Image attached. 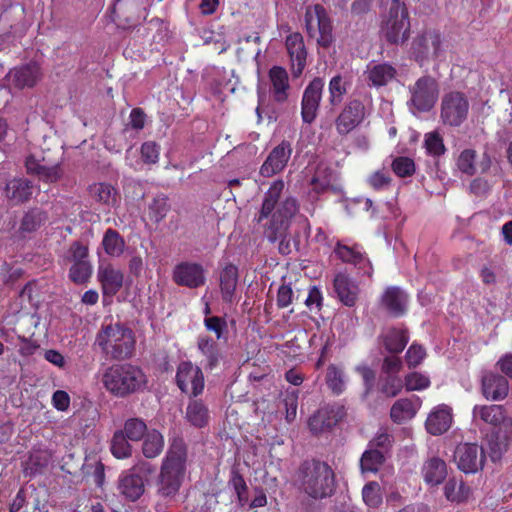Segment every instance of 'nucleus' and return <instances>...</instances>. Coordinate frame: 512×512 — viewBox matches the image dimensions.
I'll use <instances>...</instances> for the list:
<instances>
[{
	"instance_id": "29",
	"label": "nucleus",
	"mask_w": 512,
	"mask_h": 512,
	"mask_svg": "<svg viewBox=\"0 0 512 512\" xmlns=\"http://www.w3.org/2000/svg\"><path fill=\"white\" fill-rule=\"evenodd\" d=\"M473 417L475 420L479 419L494 428L512 423V420L507 417L505 408L496 404L474 406Z\"/></svg>"
},
{
	"instance_id": "53",
	"label": "nucleus",
	"mask_w": 512,
	"mask_h": 512,
	"mask_svg": "<svg viewBox=\"0 0 512 512\" xmlns=\"http://www.w3.org/2000/svg\"><path fill=\"white\" fill-rule=\"evenodd\" d=\"M64 259L72 264L90 261L88 245L80 240L73 241L67 249Z\"/></svg>"
},
{
	"instance_id": "14",
	"label": "nucleus",
	"mask_w": 512,
	"mask_h": 512,
	"mask_svg": "<svg viewBox=\"0 0 512 512\" xmlns=\"http://www.w3.org/2000/svg\"><path fill=\"white\" fill-rule=\"evenodd\" d=\"M454 461L465 474L481 470L486 461L484 449L475 443H460L454 451Z\"/></svg>"
},
{
	"instance_id": "22",
	"label": "nucleus",
	"mask_w": 512,
	"mask_h": 512,
	"mask_svg": "<svg viewBox=\"0 0 512 512\" xmlns=\"http://www.w3.org/2000/svg\"><path fill=\"white\" fill-rule=\"evenodd\" d=\"M285 46L291 61L292 75L299 77L305 67L307 59V50L304 39L300 33H292L286 37Z\"/></svg>"
},
{
	"instance_id": "39",
	"label": "nucleus",
	"mask_w": 512,
	"mask_h": 512,
	"mask_svg": "<svg viewBox=\"0 0 512 512\" xmlns=\"http://www.w3.org/2000/svg\"><path fill=\"white\" fill-rule=\"evenodd\" d=\"M396 75V68L386 62L376 64L367 70V79L370 85L377 88L387 85Z\"/></svg>"
},
{
	"instance_id": "27",
	"label": "nucleus",
	"mask_w": 512,
	"mask_h": 512,
	"mask_svg": "<svg viewBox=\"0 0 512 512\" xmlns=\"http://www.w3.org/2000/svg\"><path fill=\"white\" fill-rule=\"evenodd\" d=\"M87 192L91 199L108 209L117 206L120 200L118 189L108 182H95L88 186Z\"/></svg>"
},
{
	"instance_id": "30",
	"label": "nucleus",
	"mask_w": 512,
	"mask_h": 512,
	"mask_svg": "<svg viewBox=\"0 0 512 512\" xmlns=\"http://www.w3.org/2000/svg\"><path fill=\"white\" fill-rule=\"evenodd\" d=\"M333 288L339 301L347 306H355L358 300L359 288L345 273H338L333 280Z\"/></svg>"
},
{
	"instance_id": "7",
	"label": "nucleus",
	"mask_w": 512,
	"mask_h": 512,
	"mask_svg": "<svg viewBox=\"0 0 512 512\" xmlns=\"http://www.w3.org/2000/svg\"><path fill=\"white\" fill-rule=\"evenodd\" d=\"M443 54V37L438 30L427 29L418 34L411 43L410 57L420 67L438 60Z\"/></svg>"
},
{
	"instance_id": "25",
	"label": "nucleus",
	"mask_w": 512,
	"mask_h": 512,
	"mask_svg": "<svg viewBox=\"0 0 512 512\" xmlns=\"http://www.w3.org/2000/svg\"><path fill=\"white\" fill-rule=\"evenodd\" d=\"M41 75L40 65L36 62L15 67L9 72L12 84L18 89L34 87Z\"/></svg>"
},
{
	"instance_id": "63",
	"label": "nucleus",
	"mask_w": 512,
	"mask_h": 512,
	"mask_svg": "<svg viewBox=\"0 0 512 512\" xmlns=\"http://www.w3.org/2000/svg\"><path fill=\"white\" fill-rule=\"evenodd\" d=\"M283 404L286 410L285 419L288 423H291L297 415L298 391L288 392L283 399Z\"/></svg>"
},
{
	"instance_id": "48",
	"label": "nucleus",
	"mask_w": 512,
	"mask_h": 512,
	"mask_svg": "<svg viewBox=\"0 0 512 512\" xmlns=\"http://www.w3.org/2000/svg\"><path fill=\"white\" fill-rule=\"evenodd\" d=\"M385 461L383 451L368 448L361 456L360 467L362 472H377Z\"/></svg>"
},
{
	"instance_id": "35",
	"label": "nucleus",
	"mask_w": 512,
	"mask_h": 512,
	"mask_svg": "<svg viewBox=\"0 0 512 512\" xmlns=\"http://www.w3.org/2000/svg\"><path fill=\"white\" fill-rule=\"evenodd\" d=\"M333 181V171L329 167L318 166L309 181L311 187L309 197L316 200L318 196L327 192Z\"/></svg>"
},
{
	"instance_id": "45",
	"label": "nucleus",
	"mask_w": 512,
	"mask_h": 512,
	"mask_svg": "<svg viewBox=\"0 0 512 512\" xmlns=\"http://www.w3.org/2000/svg\"><path fill=\"white\" fill-rule=\"evenodd\" d=\"M50 458L48 450H33L25 463V473L30 476L42 473L48 466Z\"/></svg>"
},
{
	"instance_id": "4",
	"label": "nucleus",
	"mask_w": 512,
	"mask_h": 512,
	"mask_svg": "<svg viewBox=\"0 0 512 512\" xmlns=\"http://www.w3.org/2000/svg\"><path fill=\"white\" fill-rule=\"evenodd\" d=\"M298 481L302 490L313 499L330 497L336 488L335 472L320 460H305L298 469Z\"/></svg>"
},
{
	"instance_id": "16",
	"label": "nucleus",
	"mask_w": 512,
	"mask_h": 512,
	"mask_svg": "<svg viewBox=\"0 0 512 512\" xmlns=\"http://www.w3.org/2000/svg\"><path fill=\"white\" fill-rule=\"evenodd\" d=\"M333 252L343 263L353 265L358 275L372 278L374 272L373 265L360 245L348 246L337 242Z\"/></svg>"
},
{
	"instance_id": "58",
	"label": "nucleus",
	"mask_w": 512,
	"mask_h": 512,
	"mask_svg": "<svg viewBox=\"0 0 512 512\" xmlns=\"http://www.w3.org/2000/svg\"><path fill=\"white\" fill-rule=\"evenodd\" d=\"M391 168L393 172L401 178L412 176L415 173V163L413 159L406 156L396 157Z\"/></svg>"
},
{
	"instance_id": "61",
	"label": "nucleus",
	"mask_w": 512,
	"mask_h": 512,
	"mask_svg": "<svg viewBox=\"0 0 512 512\" xmlns=\"http://www.w3.org/2000/svg\"><path fill=\"white\" fill-rule=\"evenodd\" d=\"M429 377L419 373L412 372L405 377V387L408 391H419L426 389L430 386Z\"/></svg>"
},
{
	"instance_id": "9",
	"label": "nucleus",
	"mask_w": 512,
	"mask_h": 512,
	"mask_svg": "<svg viewBox=\"0 0 512 512\" xmlns=\"http://www.w3.org/2000/svg\"><path fill=\"white\" fill-rule=\"evenodd\" d=\"M155 467L150 462L139 460L129 470L123 472L118 479V491L127 500L137 501L145 492L143 476H150Z\"/></svg>"
},
{
	"instance_id": "31",
	"label": "nucleus",
	"mask_w": 512,
	"mask_h": 512,
	"mask_svg": "<svg viewBox=\"0 0 512 512\" xmlns=\"http://www.w3.org/2000/svg\"><path fill=\"white\" fill-rule=\"evenodd\" d=\"M482 392L486 399L502 400L509 392L508 380L499 374H486L482 378Z\"/></svg>"
},
{
	"instance_id": "43",
	"label": "nucleus",
	"mask_w": 512,
	"mask_h": 512,
	"mask_svg": "<svg viewBox=\"0 0 512 512\" xmlns=\"http://www.w3.org/2000/svg\"><path fill=\"white\" fill-rule=\"evenodd\" d=\"M102 246L107 255L119 257L124 252L125 240L117 230L109 228L103 235Z\"/></svg>"
},
{
	"instance_id": "33",
	"label": "nucleus",
	"mask_w": 512,
	"mask_h": 512,
	"mask_svg": "<svg viewBox=\"0 0 512 512\" xmlns=\"http://www.w3.org/2000/svg\"><path fill=\"white\" fill-rule=\"evenodd\" d=\"M471 493V487L461 477H450L443 486V494L446 500L451 503H465L470 498Z\"/></svg>"
},
{
	"instance_id": "54",
	"label": "nucleus",
	"mask_w": 512,
	"mask_h": 512,
	"mask_svg": "<svg viewBox=\"0 0 512 512\" xmlns=\"http://www.w3.org/2000/svg\"><path fill=\"white\" fill-rule=\"evenodd\" d=\"M424 147L427 154L432 157H440L446 152L443 137L437 131L425 134Z\"/></svg>"
},
{
	"instance_id": "17",
	"label": "nucleus",
	"mask_w": 512,
	"mask_h": 512,
	"mask_svg": "<svg viewBox=\"0 0 512 512\" xmlns=\"http://www.w3.org/2000/svg\"><path fill=\"white\" fill-rule=\"evenodd\" d=\"M172 280L178 286L196 289L206 282L205 269L200 263L182 261L174 266Z\"/></svg>"
},
{
	"instance_id": "42",
	"label": "nucleus",
	"mask_w": 512,
	"mask_h": 512,
	"mask_svg": "<svg viewBox=\"0 0 512 512\" xmlns=\"http://www.w3.org/2000/svg\"><path fill=\"white\" fill-rule=\"evenodd\" d=\"M142 453L147 459L159 456L164 448V437L157 429H151L142 439Z\"/></svg>"
},
{
	"instance_id": "40",
	"label": "nucleus",
	"mask_w": 512,
	"mask_h": 512,
	"mask_svg": "<svg viewBox=\"0 0 512 512\" xmlns=\"http://www.w3.org/2000/svg\"><path fill=\"white\" fill-rule=\"evenodd\" d=\"M382 338L385 349L393 354L401 353L409 341L407 330L400 328H390Z\"/></svg>"
},
{
	"instance_id": "10",
	"label": "nucleus",
	"mask_w": 512,
	"mask_h": 512,
	"mask_svg": "<svg viewBox=\"0 0 512 512\" xmlns=\"http://www.w3.org/2000/svg\"><path fill=\"white\" fill-rule=\"evenodd\" d=\"M470 102L461 91H450L443 95L440 107V119L445 126L460 127L467 119Z\"/></svg>"
},
{
	"instance_id": "36",
	"label": "nucleus",
	"mask_w": 512,
	"mask_h": 512,
	"mask_svg": "<svg viewBox=\"0 0 512 512\" xmlns=\"http://www.w3.org/2000/svg\"><path fill=\"white\" fill-rule=\"evenodd\" d=\"M325 383L333 395L340 396L347 389L348 376L341 366L329 364L326 369Z\"/></svg>"
},
{
	"instance_id": "18",
	"label": "nucleus",
	"mask_w": 512,
	"mask_h": 512,
	"mask_svg": "<svg viewBox=\"0 0 512 512\" xmlns=\"http://www.w3.org/2000/svg\"><path fill=\"white\" fill-rule=\"evenodd\" d=\"M293 152L292 143L283 139L278 145L272 148L265 161L260 167L261 176L269 178L284 171Z\"/></svg>"
},
{
	"instance_id": "62",
	"label": "nucleus",
	"mask_w": 512,
	"mask_h": 512,
	"mask_svg": "<svg viewBox=\"0 0 512 512\" xmlns=\"http://www.w3.org/2000/svg\"><path fill=\"white\" fill-rule=\"evenodd\" d=\"M426 357L423 346L413 343L405 354V360L409 368H416Z\"/></svg>"
},
{
	"instance_id": "1",
	"label": "nucleus",
	"mask_w": 512,
	"mask_h": 512,
	"mask_svg": "<svg viewBox=\"0 0 512 512\" xmlns=\"http://www.w3.org/2000/svg\"><path fill=\"white\" fill-rule=\"evenodd\" d=\"M285 183L282 179L275 180L264 195L259 214L255 217L261 224L264 219L269 220L263 225L264 234L270 242L280 241L279 251L288 254L289 241H285L291 220L299 210V203L293 196H287L279 202L284 191Z\"/></svg>"
},
{
	"instance_id": "57",
	"label": "nucleus",
	"mask_w": 512,
	"mask_h": 512,
	"mask_svg": "<svg viewBox=\"0 0 512 512\" xmlns=\"http://www.w3.org/2000/svg\"><path fill=\"white\" fill-rule=\"evenodd\" d=\"M475 160L476 151L473 149H465L458 156L457 167L462 173L473 176L476 173Z\"/></svg>"
},
{
	"instance_id": "13",
	"label": "nucleus",
	"mask_w": 512,
	"mask_h": 512,
	"mask_svg": "<svg viewBox=\"0 0 512 512\" xmlns=\"http://www.w3.org/2000/svg\"><path fill=\"white\" fill-rule=\"evenodd\" d=\"M410 93L411 105L420 112H427L438 99L439 86L435 78L424 75L410 87Z\"/></svg>"
},
{
	"instance_id": "8",
	"label": "nucleus",
	"mask_w": 512,
	"mask_h": 512,
	"mask_svg": "<svg viewBox=\"0 0 512 512\" xmlns=\"http://www.w3.org/2000/svg\"><path fill=\"white\" fill-rule=\"evenodd\" d=\"M382 31L390 44L403 43L409 38L410 19L408 8L400 0H392Z\"/></svg>"
},
{
	"instance_id": "2",
	"label": "nucleus",
	"mask_w": 512,
	"mask_h": 512,
	"mask_svg": "<svg viewBox=\"0 0 512 512\" xmlns=\"http://www.w3.org/2000/svg\"><path fill=\"white\" fill-rule=\"evenodd\" d=\"M187 470V448L182 439H174L162 460L157 479V494L174 499L183 484Z\"/></svg>"
},
{
	"instance_id": "15",
	"label": "nucleus",
	"mask_w": 512,
	"mask_h": 512,
	"mask_svg": "<svg viewBox=\"0 0 512 512\" xmlns=\"http://www.w3.org/2000/svg\"><path fill=\"white\" fill-rule=\"evenodd\" d=\"M325 82L321 77H314L305 87L301 99V118L303 123L312 124L318 115Z\"/></svg>"
},
{
	"instance_id": "5",
	"label": "nucleus",
	"mask_w": 512,
	"mask_h": 512,
	"mask_svg": "<svg viewBox=\"0 0 512 512\" xmlns=\"http://www.w3.org/2000/svg\"><path fill=\"white\" fill-rule=\"evenodd\" d=\"M96 344L106 357L113 360L130 359L135 351L133 330L121 323L103 326L97 333Z\"/></svg>"
},
{
	"instance_id": "24",
	"label": "nucleus",
	"mask_w": 512,
	"mask_h": 512,
	"mask_svg": "<svg viewBox=\"0 0 512 512\" xmlns=\"http://www.w3.org/2000/svg\"><path fill=\"white\" fill-rule=\"evenodd\" d=\"M270 82V94L274 102L283 104L287 102L290 95L289 75L285 68L273 66L268 72Z\"/></svg>"
},
{
	"instance_id": "44",
	"label": "nucleus",
	"mask_w": 512,
	"mask_h": 512,
	"mask_svg": "<svg viewBox=\"0 0 512 512\" xmlns=\"http://www.w3.org/2000/svg\"><path fill=\"white\" fill-rule=\"evenodd\" d=\"M110 452L119 460L128 459L132 457L133 447L130 444L129 438H127L122 431L116 430L110 441Z\"/></svg>"
},
{
	"instance_id": "55",
	"label": "nucleus",
	"mask_w": 512,
	"mask_h": 512,
	"mask_svg": "<svg viewBox=\"0 0 512 512\" xmlns=\"http://www.w3.org/2000/svg\"><path fill=\"white\" fill-rule=\"evenodd\" d=\"M363 501L370 508H377L382 504V493L380 485L371 481L365 484L362 489Z\"/></svg>"
},
{
	"instance_id": "21",
	"label": "nucleus",
	"mask_w": 512,
	"mask_h": 512,
	"mask_svg": "<svg viewBox=\"0 0 512 512\" xmlns=\"http://www.w3.org/2000/svg\"><path fill=\"white\" fill-rule=\"evenodd\" d=\"M97 280L100 283L103 296L113 297L123 287L124 273L111 263H100Z\"/></svg>"
},
{
	"instance_id": "38",
	"label": "nucleus",
	"mask_w": 512,
	"mask_h": 512,
	"mask_svg": "<svg viewBox=\"0 0 512 512\" xmlns=\"http://www.w3.org/2000/svg\"><path fill=\"white\" fill-rule=\"evenodd\" d=\"M33 193V184L25 178L12 179L6 185V195L15 204L28 201Z\"/></svg>"
},
{
	"instance_id": "34",
	"label": "nucleus",
	"mask_w": 512,
	"mask_h": 512,
	"mask_svg": "<svg viewBox=\"0 0 512 512\" xmlns=\"http://www.w3.org/2000/svg\"><path fill=\"white\" fill-rule=\"evenodd\" d=\"M237 283L238 268L229 263L220 272V290L224 302L231 303L233 301Z\"/></svg>"
},
{
	"instance_id": "51",
	"label": "nucleus",
	"mask_w": 512,
	"mask_h": 512,
	"mask_svg": "<svg viewBox=\"0 0 512 512\" xmlns=\"http://www.w3.org/2000/svg\"><path fill=\"white\" fill-rule=\"evenodd\" d=\"M47 220V215L40 209L29 210L22 218L20 230L22 232H34L39 229Z\"/></svg>"
},
{
	"instance_id": "41",
	"label": "nucleus",
	"mask_w": 512,
	"mask_h": 512,
	"mask_svg": "<svg viewBox=\"0 0 512 512\" xmlns=\"http://www.w3.org/2000/svg\"><path fill=\"white\" fill-rule=\"evenodd\" d=\"M350 84V81L342 74L338 73L334 75L328 84L329 104L332 106L341 104L345 95L348 93Z\"/></svg>"
},
{
	"instance_id": "19",
	"label": "nucleus",
	"mask_w": 512,
	"mask_h": 512,
	"mask_svg": "<svg viewBox=\"0 0 512 512\" xmlns=\"http://www.w3.org/2000/svg\"><path fill=\"white\" fill-rule=\"evenodd\" d=\"M346 416V408L341 404H328L318 409L308 420L313 433L330 430Z\"/></svg>"
},
{
	"instance_id": "28",
	"label": "nucleus",
	"mask_w": 512,
	"mask_h": 512,
	"mask_svg": "<svg viewBox=\"0 0 512 512\" xmlns=\"http://www.w3.org/2000/svg\"><path fill=\"white\" fill-rule=\"evenodd\" d=\"M184 418L195 428L208 426L211 419L208 404L202 398H199V396L189 397Z\"/></svg>"
},
{
	"instance_id": "26",
	"label": "nucleus",
	"mask_w": 512,
	"mask_h": 512,
	"mask_svg": "<svg viewBox=\"0 0 512 512\" xmlns=\"http://www.w3.org/2000/svg\"><path fill=\"white\" fill-rule=\"evenodd\" d=\"M197 350L202 356L200 364L207 371H213L219 366L222 354L217 342L207 335H201L197 339Z\"/></svg>"
},
{
	"instance_id": "20",
	"label": "nucleus",
	"mask_w": 512,
	"mask_h": 512,
	"mask_svg": "<svg viewBox=\"0 0 512 512\" xmlns=\"http://www.w3.org/2000/svg\"><path fill=\"white\" fill-rule=\"evenodd\" d=\"M25 168L29 175L49 184L60 180L64 173L61 164L49 165L44 157H38L36 154H30L26 157Z\"/></svg>"
},
{
	"instance_id": "47",
	"label": "nucleus",
	"mask_w": 512,
	"mask_h": 512,
	"mask_svg": "<svg viewBox=\"0 0 512 512\" xmlns=\"http://www.w3.org/2000/svg\"><path fill=\"white\" fill-rule=\"evenodd\" d=\"M416 409L413 401L407 398L397 400L391 407L390 417L396 423L411 419L415 416Z\"/></svg>"
},
{
	"instance_id": "37",
	"label": "nucleus",
	"mask_w": 512,
	"mask_h": 512,
	"mask_svg": "<svg viewBox=\"0 0 512 512\" xmlns=\"http://www.w3.org/2000/svg\"><path fill=\"white\" fill-rule=\"evenodd\" d=\"M424 481L431 486L441 484L447 476V466L444 460L433 457L427 460L422 468Z\"/></svg>"
},
{
	"instance_id": "23",
	"label": "nucleus",
	"mask_w": 512,
	"mask_h": 512,
	"mask_svg": "<svg viewBox=\"0 0 512 512\" xmlns=\"http://www.w3.org/2000/svg\"><path fill=\"white\" fill-rule=\"evenodd\" d=\"M409 297L398 286L387 287L380 298L381 306L393 317L399 318L406 314Z\"/></svg>"
},
{
	"instance_id": "50",
	"label": "nucleus",
	"mask_w": 512,
	"mask_h": 512,
	"mask_svg": "<svg viewBox=\"0 0 512 512\" xmlns=\"http://www.w3.org/2000/svg\"><path fill=\"white\" fill-rule=\"evenodd\" d=\"M170 210L168 198L165 195L156 196L148 206V216L155 224L160 223Z\"/></svg>"
},
{
	"instance_id": "6",
	"label": "nucleus",
	"mask_w": 512,
	"mask_h": 512,
	"mask_svg": "<svg viewBox=\"0 0 512 512\" xmlns=\"http://www.w3.org/2000/svg\"><path fill=\"white\" fill-rule=\"evenodd\" d=\"M305 29L317 44L328 48L333 42V25L326 8L321 4L308 5L304 14Z\"/></svg>"
},
{
	"instance_id": "3",
	"label": "nucleus",
	"mask_w": 512,
	"mask_h": 512,
	"mask_svg": "<svg viewBox=\"0 0 512 512\" xmlns=\"http://www.w3.org/2000/svg\"><path fill=\"white\" fill-rule=\"evenodd\" d=\"M101 383L111 395L126 398L144 389L147 378L139 366L130 363H116L104 369Z\"/></svg>"
},
{
	"instance_id": "59",
	"label": "nucleus",
	"mask_w": 512,
	"mask_h": 512,
	"mask_svg": "<svg viewBox=\"0 0 512 512\" xmlns=\"http://www.w3.org/2000/svg\"><path fill=\"white\" fill-rule=\"evenodd\" d=\"M161 147L155 141H145L140 147L143 163L154 165L159 161Z\"/></svg>"
},
{
	"instance_id": "60",
	"label": "nucleus",
	"mask_w": 512,
	"mask_h": 512,
	"mask_svg": "<svg viewBox=\"0 0 512 512\" xmlns=\"http://www.w3.org/2000/svg\"><path fill=\"white\" fill-rule=\"evenodd\" d=\"M403 381L397 374L386 375L381 382V392L388 397H395L401 392Z\"/></svg>"
},
{
	"instance_id": "52",
	"label": "nucleus",
	"mask_w": 512,
	"mask_h": 512,
	"mask_svg": "<svg viewBox=\"0 0 512 512\" xmlns=\"http://www.w3.org/2000/svg\"><path fill=\"white\" fill-rule=\"evenodd\" d=\"M229 484L233 487L237 495L239 506L244 507L248 503V486L238 469L233 468L231 470Z\"/></svg>"
},
{
	"instance_id": "46",
	"label": "nucleus",
	"mask_w": 512,
	"mask_h": 512,
	"mask_svg": "<svg viewBox=\"0 0 512 512\" xmlns=\"http://www.w3.org/2000/svg\"><path fill=\"white\" fill-rule=\"evenodd\" d=\"M131 442H139L149 432L146 422L139 417L125 420L123 429H119Z\"/></svg>"
},
{
	"instance_id": "12",
	"label": "nucleus",
	"mask_w": 512,
	"mask_h": 512,
	"mask_svg": "<svg viewBox=\"0 0 512 512\" xmlns=\"http://www.w3.org/2000/svg\"><path fill=\"white\" fill-rule=\"evenodd\" d=\"M175 384L189 397L202 395L205 389V377L200 366L191 361H181L176 370Z\"/></svg>"
},
{
	"instance_id": "11",
	"label": "nucleus",
	"mask_w": 512,
	"mask_h": 512,
	"mask_svg": "<svg viewBox=\"0 0 512 512\" xmlns=\"http://www.w3.org/2000/svg\"><path fill=\"white\" fill-rule=\"evenodd\" d=\"M369 115V109L363 101L358 98L349 99L334 120L337 134L346 137L360 127Z\"/></svg>"
},
{
	"instance_id": "64",
	"label": "nucleus",
	"mask_w": 512,
	"mask_h": 512,
	"mask_svg": "<svg viewBox=\"0 0 512 512\" xmlns=\"http://www.w3.org/2000/svg\"><path fill=\"white\" fill-rule=\"evenodd\" d=\"M144 4V0H116L113 4L111 11L115 17H120L128 11L137 10Z\"/></svg>"
},
{
	"instance_id": "56",
	"label": "nucleus",
	"mask_w": 512,
	"mask_h": 512,
	"mask_svg": "<svg viewBox=\"0 0 512 512\" xmlns=\"http://www.w3.org/2000/svg\"><path fill=\"white\" fill-rule=\"evenodd\" d=\"M204 327L207 331L215 333L217 340L227 339L228 325L225 318L220 316L205 317Z\"/></svg>"
},
{
	"instance_id": "49",
	"label": "nucleus",
	"mask_w": 512,
	"mask_h": 512,
	"mask_svg": "<svg viewBox=\"0 0 512 512\" xmlns=\"http://www.w3.org/2000/svg\"><path fill=\"white\" fill-rule=\"evenodd\" d=\"M93 274V265L91 261L74 263L71 265L68 273L70 281L77 285L88 283Z\"/></svg>"
},
{
	"instance_id": "32",
	"label": "nucleus",
	"mask_w": 512,
	"mask_h": 512,
	"mask_svg": "<svg viewBox=\"0 0 512 512\" xmlns=\"http://www.w3.org/2000/svg\"><path fill=\"white\" fill-rule=\"evenodd\" d=\"M451 423V409L446 405H440L432 410L428 415L425 426L428 433L432 435H441L450 428Z\"/></svg>"
}]
</instances>
